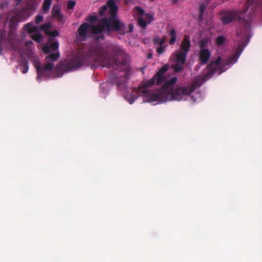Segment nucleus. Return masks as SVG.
<instances>
[{"label":"nucleus","mask_w":262,"mask_h":262,"mask_svg":"<svg viewBox=\"0 0 262 262\" xmlns=\"http://www.w3.org/2000/svg\"><path fill=\"white\" fill-rule=\"evenodd\" d=\"M52 15L59 21L63 23V15L61 13L60 8L58 6L55 5L52 7Z\"/></svg>","instance_id":"f8f14e48"},{"label":"nucleus","mask_w":262,"mask_h":262,"mask_svg":"<svg viewBox=\"0 0 262 262\" xmlns=\"http://www.w3.org/2000/svg\"><path fill=\"white\" fill-rule=\"evenodd\" d=\"M92 62H93L92 69L101 66L124 71L123 75L110 73L108 80L111 84L117 86L118 90L130 104L135 102L137 97L134 93L129 94L127 86L130 76L128 56L121 48L108 42L94 46L90 48L86 54L76 56L66 61L63 68L68 72L78 69L84 64L89 65Z\"/></svg>","instance_id":"f257e3e1"},{"label":"nucleus","mask_w":262,"mask_h":262,"mask_svg":"<svg viewBox=\"0 0 262 262\" xmlns=\"http://www.w3.org/2000/svg\"><path fill=\"white\" fill-rule=\"evenodd\" d=\"M59 32L57 30L50 31L46 32V35L52 37H56L58 35Z\"/></svg>","instance_id":"c756f323"},{"label":"nucleus","mask_w":262,"mask_h":262,"mask_svg":"<svg viewBox=\"0 0 262 262\" xmlns=\"http://www.w3.org/2000/svg\"><path fill=\"white\" fill-rule=\"evenodd\" d=\"M19 66L20 67L21 71L23 74H26L28 72L29 69V62L26 59H22L20 61Z\"/></svg>","instance_id":"dca6fc26"},{"label":"nucleus","mask_w":262,"mask_h":262,"mask_svg":"<svg viewBox=\"0 0 262 262\" xmlns=\"http://www.w3.org/2000/svg\"><path fill=\"white\" fill-rule=\"evenodd\" d=\"M190 46L189 37L185 35L182 40L181 49L182 50V51L187 53L189 51Z\"/></svg>","instance_id":"ddd939ff"},{"label":"nucleus","mask_w":262,"mask_h":262,"mask_svg":"<svg viewBox=\"0 0 262 262\" xmlns=\"http://www.w3.org/2000/svg\"><path fill=\"white\" fill-rule=\"evenodd\" d=\"M168 69V64L163 66L151 79L140 88V91L145 98V101H180L185 99L183 97L191 94L190 89L186 86L178 88L174 91V85L178 79L173 76L167 80L165 73Z\"/></svg>","instance_id":"f03ea898"},{"label":"nucleus","mask_w":262,"mask_h":262,"mask_svg":"<svg viewBox=\"0 0 262 262\" xmlns=\"http://www.w3.org/2000/svg\"><path fill=\"white\" fill-rule=\"evenodd\" d=\"M187 53L182 51H179L176 54V60L178 62L183 65L186 61Z\"/></svg>","instance_id":"2eb2a0df"},{"label":"nucleus","mask_w":262,"mask_h":262,"mask_svg":"<svg viewBox=\"0 0 262 262\" xmlns=\"http://www.w3.org/2000/svg\"><path fill=\"white\" fill-rule=\"evenodd\" d=\"M25 27L29 34L37 32L38 31V28L36 26H33L31 23L27 24L25 25Z\"/></svg>","instance_id":"f3484780"},{"label":"nucleus","mask_w":262,"mask_h":262,"mask_svg":"<svg viewBox=\"0 0 262 262\" xmlns=\"http://www.w3.org/2000/svg\"><path fill=\"white\" fill-rule=\"evenodd\" d=\"M129 31L130 32H132L133 31V26L132 25H129Z\"/></svg>","instance_id":"ea45409f"},{"label":"nucleus","mask_w":262,"mask_h":262,"mask_svg":"<svg viewBox=\"0 0 262 262\" xmlns=\"http://www.w3.org/2000/svg\"><path fill=\"white\" fill-rule=\"evenodd\" d=\"M108 8H109V7L107 3L106 5H103L99 9V15L100 16H103L105 14L106 12L107 11Z\"/></svg>","instance_id":"b1692460"},{"label":"nucleus","mask_w":262,"mask_h":262,"mask_svg":"<svg viewBox=\"0 0 262 262\" xmlns=\"http://www.w3.org/2000/svg\"><path fill=\"white\" fill-rule=\"evenodd\" d=\"M51 23H49L45 24H43L42 25H41L40 27V29L41 30L45 31V33L46 34V32L47 31H50L49 30V29L51 28Z\"/></svg>","instance_id":"a878e982"},{"label":"nucleus","mask_w":262,"mask_h":262,"mask_svg":"<svg viewBox=\"0 0 262 262\" xmlns=\"http://www.w3.org/2000/svg\"><path fill=\"white\" fill-rule=\"evenodd\" d=\"M199 61V63L204 66L206 64L211 57V53L210 51L208 50H200L198 53Z\"/></svg>","instance_id":"9d476101"},{"label":"nucleus","mask_w":262,"mask_h":262,"mask_svg":"<svg viewBox=\"0 0 262 262\" xmlns=\"http://www.w3.org/2000/svg\"><path fill=\"white\" fill-rule=\"evenodd\" d=\"M105 30H106V28L105 25L102 23V19L100 24L92 26V32L95 36V40L96 41L104 40L105 35L104 31Z\"/></svg>","instance_id":"6e6552de"},{"label":"nucleus","mask_w":262,"mask_h":262,"mask_svg":"<svg viewBox=\"0 0 262 262\" xmlns=\"http://www.w3.org/2000/svg\"><path fill=\"white\" fill-rule=\"evenodd\" d=\"M239 35V34L238 33H237V36H238Z\"/></svg>","instance_id":"79ce46f5"},{"label":"nucleus","mask_w":262,"mask_h":262,"mask_svg":"<svg viewBox=\"0 0 262 262\" xmlns=\"http://www.w3.org/2000/svg\"><path fill=\"white\" fill-rule=\"evenodd\" d=\"M32 12H31L28 9H27L26 7L23 8L20 12V15L24 18H27L29 17L31 14Z\"/></svg>","instance_id":"412c9836"},{"label":"nucleus","mask_w":262,"mask_h":262,"mask_svg":"<svg viewBox=\"0 0 262 262\" xmlns=\"http://www.w3.org/2000/svg\"><path fill=\"white\" fill-rule=\"evenodd\" d=\"M151 55H148V58H151Z\"/></svg>","instance_id":"a19ab883"},{"label":"nucleus","mask_w":262,"mask_h":262,"mask_svg":"<svg viewBox=\"0 0 262 262\" xmlns=\"http://www.w3.org/2000/svg\"><path fill=\"white\" fill-rule=\"evenodd\" d=\"M225 40H226L225 37H224L223 36H222V35L219 36L216 38V44L219 46H221L224 43V42L225 41Z\"/></svg>","instance_id":"393cba45"},{"label":"nucleus","mask_w":262,"mask_h":262,"mask_svg":"<svg viewBox=\"0 0 262 262\" xmlns=\"http://www.w3.org/2000/svg\"><path fill=\"white\" fill-rule=\"evenodd\" d=\"M25 44L26 46L29 47L30 45L33 44V42L31 40H28L25 42Z\"/></svg>","instance_id":"e433bc0d"},{"label":"nucleus","mask_w":262,"mask_h":262,"mask_svg":"<svg viewBox=\"0 0 262 262\" xmlns=\"http://www.w3.org/2000/svg\"><path fill=\"white\" fill-rule=\"evenodd\" d=\"M90 25L88 23H84L82 24L77 30L78 36L82 40H84L87 37L88 29Z\"/></svg>","instance_id":"9b49d317"},{"label":"nucleus","mask_w":262,"mask_h":262,"mask_svg":"<svg viewBox=\"0 0 262 262\" xmlns=\"http://www.w3.org/2000/svg\"><path fill=\"white\" fill-rule=\"evenodd\" d=\"M204 15V13L199 12V14L198 16V19L200 21H201L203 20Z\"/></svg>","instance_id":"c9c22d12"},{"label":"nucleus","mask_w":262,"mask_h":262,"mask_svg":"<svg viewBox=\"0 0 262 262\" xmlns=\"http://www.w3.org/2000/svg\"><path fill=\"white\" fill-rule=\"evenodd\" d=\"M155 0H151V1H154Z\"/></svg>","instance_id":"37998d69"},{"label":"nucleus","mask_w":262,"mask_h":262,"mask_svg":"<svg viewBox=\"0 0 262 262\" xmlns=\"http://www.w3.org/2000/svg\"><path fill=\"white\" fill-rule=\"evenodd\" d=\"M243 11L244 10L240 12L236 11L222 10L220 11L219 14L222 16L221 20L223 24L227 25L237 19L239 23L246 29V31H248L250 29L249 21L240 16L244 14L242 13Z\"/></svg>","instance_id":"423d86ee"},{"label":"nucleus","mask_w":262,"mask_h":262,"mask_svg":"<svg viewBox=\"0 0 262 262\" xmlns=\"http://www.w3.org/2000/svg\"><path fill=\"white\" fill-rule=\"evenodd\" d=\"M172 68L175 72L178 73L182 71L183 67V66L179 65L178 63H177L173 65L172 66Z\"/></svg>","instance_id":"bb28decb"},{"label":"nucleus","mask_w":262,"mask_h":262,"mask_svg":"<svg viewBox=\"0 0 262 262\" xmlns=\"http://www.w3.org/2000/svg\"><path fill=\"white\" fill-rule=\"evenodd\" d=\"M15 1L17 2V5H18L23 1V0H15Z\"/></svg>","instance_id":"58836bf2"},{"label":"nucleus","mask_w":262,"mask_h":262,"mask_svg":"<svg viewBox=\"0 0 262 262\" xmlns=\"http://www.w3.org/2000/svg\"><path fill=\"white\" fill-rule=\"evenodd\" d=\"M134 10L139 16L137 19L138 24L143 29H145L147 25L150 24L154 20V15L145 13L144 10L139 6L135 7Z\"/></svg>","instance_id":"0eeeda50"},{"label":"nucleus","mask_w":262,"mask_h":262,"mask_svg":"<svg viewBox=\"0 0 262 262\" xmlns=\"http://www.w3.org/2000/svg\"><path fill=\"white\" fill-rule=\"evenodd\" d=\"M76 5V2L75 1H69L67 3V7L69 10L73 9Z\"/></svg>","instance_id":"cd10ccee"},{"label":"nucleus","mask_w":262,"mask_h":262,"mask_svg":"<svg viewBox=\"0 0 262 262\" xmlns=\"http://www.w3.org/2000/svg\"><path fill=\"white\" fill-rule=\"evenodd\" d=\"M160 39L158 37H155L154 39V43L155 45L159 44V45Z\"/></svg>","instance_id":"4c0bfd02"},{"label":"nucleus","mask_w":262,"mask_h":262,"mask_svg":"<svg viewBox=\"0 0 262 262\" xmlns=\"http://www.w3.org/2000/svg\"><path fill=\"white\" fill-rule=\"evenodd\" d=\"M165 49V47L163 46H160L157 49V52L159 54H162L164 53Z\"/></svg>","instance_id":"72a5a7b5"},{"label":"nucleus","mask_w":262,"mask_h":262,"mask_svg":"<svg viewBox=\"0 0 262 262\" xmlns=\"http://www.w3.org/2000/svg\"><path fill=\"white\" fill-rule=\"evenodd\" d=\"M42 37V35L39 33L33 34L31 36V38L33 40L38 43H39L41 41Z\"/></svg>","instance_id":"5701e85b"},{"label":"nucleus","mask_w":262,"mask_h":262,"mask_svg":"<svg viewBox=\"0 0 262 262\" xmlns=\"http://www.w3.org/2000/svg\"><path fill=\"white\" fill-rule=\"evenodd\" d=\"M59 48V44L57 41H54L51 46L45 45L42 48V51L45 54H49L51 50L56 51Z\"/></svg>","instance_id":"4468645a"},{"label":"nucleus","mask_w":262,"mask_h":262,"mask_svg":"<svg viewBox=\"0 0 262 262\" xmlns=\"http://www.w3.org/2000/svg\"><path fill=\"white\" fill-rule=\"evenodd\" d=\"M170 39L169 41L170 45H172L174 43L176 40V31L174 28L170 30L169 33Z\"/></svg>","instance_id":"6ab92c4d"},{"label":"nucleus","mask_w":262,"mask_h":262,"mask_svg":"<svg viewBox=\"0 0 262 262\" xmlns=\"http://www.w3.org/2000/svg\"><path fill=\"white\" fill-rule=\"evenodd\" d=\"M257 7H262V0H247L242 13H246L249 9L250 12L254 13Z\"/></svg>","instance_id":"1a4fd4ad"},{"label":"nucleus","mask_w":262,"mask_h":262,"mask_svg":"<svg viewBox=\"0 0 262 262\" xmlns=\"http://www.w3.org/2000/svg\"><path fill=\"white\" fill-rule=\"evenodd\" d=\"M247 42H243V41L238 44L237 52H239V54L241 53V52L244 50L245 46L247 45Z\"/></svg>","instance_id":"c85d7f7f"},{"label":"nucleus","mask_w":262,"mask_h":262,"mask_svg":"<svg viewBox=\"0 0 262 262\" xmlns=\"http://www.w3.org/2000/svg\"><path fill=\"white\" fill-rule=\"evenodd\" d=\"M165 41H166V37L165 36H163L160 40V41H159V45L160 46H163L164 44L165 43Z\"/></svg>","instance_id":"f704fd0d"},{"label":"nucleus","mask_w":262,"mask_h":262,"mask_svg":"<svg viewBox=\"0 0 262 262\" xmlns=\"http://www.w3.org/2000/svg\"><path fill=\"white\" fill-rule=\"evenodd\" d=\"M52 0H44L42 5V9L44 11H48L50 8Z\"/></svg>","instance_id":"4be33fe9"},{"label":"nucleus","mask_w":262,"mask_h":262,"mask_svg":"<svg viewBox=\"0 0 262 262\" xmlns=\"http://www.w3.org/2000/svg\"><path fill=\"white\" fill-rule=\"evenodd\" d=\"M206 5L204 3H201L200 5L199 12L205 13L206 9Z\"/></svg>","instance_id":"2f4dec72"},{"label":"nucleus","mask_w":262,"mask_h":262,"mask_svg":"<svg viewBox=\"0 0 262 262\" xmlns=\"http://www.w3.org/2000/svg\"><path fill=\"white\" fill-rule=\"evenodd\" d=\"M208 43V40L207 38L202 39L199 41V46L200 50H208L206 47L207 46Z\"/></svg>","instance_id":"aec40b11"},{"label":"nucleus","mask_w":262,"mask_h":262,"mask_svg":"<svg viewBox=\"0 0 262 262\" xmlns=\"http://www.w3.org/2000/svg\"><path fill=\"white\" fill-rule=\"evenodd\" d=\"M37 6V4L35 0H30L27 4L26 7L27 9H28V10L31 12H32L36 9Z\"/></svg>","instance_id":"a211bd4d"},{"label":"nucleus","mask_w":262,"mask_h":262,"mask_svg":"<svg viewBox=\"0 0 262 262\" xmlns=\"http://www.w3.org/2000/svg\"><path fill=\"white\" fill-rule=\"evenodd\" d=\"M97 19V17L95 15H90L86 18V20L90 23H95Z\"/></svg>","instance_id":"7c9ffc66"},{"label":"nucleus","mask_w":262,"mask_h":262,"mask_svg":"<svg viewBox=\"0 0 262 262\" xmlns=\"http://www.w3.org/2000/svg\"><path fill=\"white\" fill-rule=\"evenodd\" d=\"M234 59L229 58L222 62V58L220 56L217 57L215 61H212L207 66L206 69L208 71L203 75L197 77L192 83L190 87L189 88L191 90V93L196 88L201 86L204 82L208 79L212 77L215 72L221 74L224 72L225 70L224 69V66H229L233 62Z\"/></svg>","instance_id":"7ed1b4c3"},{"label":"nucleus","mask_w":262,"mask_h":262,"mask_svg":"<svg viewBox=\"0 0 262 262\" xmlns=\"http://www.w3.org/2000/svg\"><path fill=\"white\" fill-rule=\"evenodd\" d=\"M43 21V17L41 15H37L35 17V22L36 24H39Z\"/></svg>","instance_id":"473e14b6"},{"label":"nucleus","mask_w":262,"mask_h":262,"mask_svg":"<svg viewBox=\"0 0 262 262\" xmlns=\"http://www.w3.org/2000/svg\"><path fill=\"white\" fill-rule=\"evenodd\" d=\"M107 5L110 9V16L102 18V23L105 25L107 32L109 33L112 31H117L121 34H124L125 31V25L120 22L117 18L118 9L115 1H108Z\"/></svg>","instance_id":"20e7f679"},{"label":"nucleus","mask_w":262,"mask_h":262,"mask_svg":"<svg viewBox=\"0 0 262 262\" xmlns=\"http://www.w3.org/2000/svg\"><path fill=\"white\" fill-rule=\"evenodd\" d=\"M59 57V52L50 54L46 57V60L47 63L45 64L43 67L41 66V63L39 60H35L34 61L33 64L37 73V76L36 77L37 80L40 81L42 77L48 78L50 77V72L54 66L53 62L57 60Z\"/></svg>","instance_id":"39448f33"}]
</instances>
